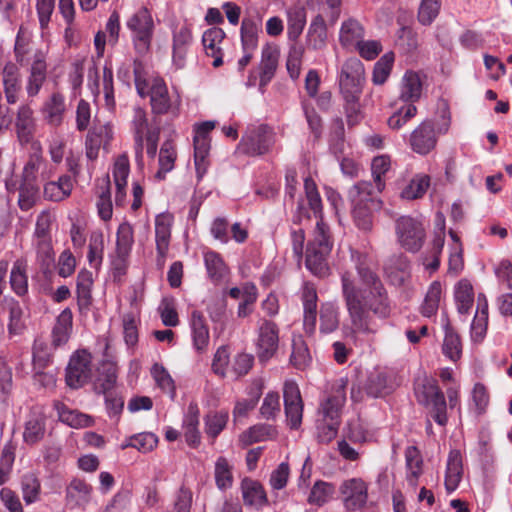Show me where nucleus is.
<instances>
[{
  "instance_id": "f8f14e48",
  "label": "nucleus",
  "mask_w": 512,
  "mask_h": 512,
  "mask_svg": "<svg viewBox=\"0 0 512 512\" xmlns=\"http://www.w3.org/2000/svg\"><path fill=\"white\" fill-rule=\"evenodd\" d=\"M113 137L112 126L110 124H95L87 133L85 140L86 156L89 160H95L98 157L100 147L106 149Z\"/></svg>"
},
{
  "instance_id": "393cba45",
  "label": "nucleus",
  "mask_w": 512,
  "mask_h": 512,
  "mask_svg": "<svg viewBox=\"0 0 512 512\" xmlns=\"http://www.w3.org/2000/svg\"><path fill=\"white\" fill-rule=\"evenodd\" d=\"M65 110V99L59 92H54L42 109L45 120L52 126H59L62 123Z\"/></svg>"
},
{
  "instance_id": "5fc2aeb1",
  "label": "nucleus",
  "mask_w": 512,
  "mask_h": 512,
  "mask_svg": "<svg viewBox=\"0 0 512 512\" xmlns=\"http://www.w3.org/2000/svg\"><path fill=\"white\" fill-rule=\"evenodd\" d=\"M194 162L199 177L206 171V157L210 150V142L208 137L194 136Z\"/></svg>"
},
{
  "instance_id": "a211bd4d",
  "label": "nucleus",
  "mask_w": 512,
  "mask_h": 512,
  "mask_svg": "<svg viewBox=\"0 0 512 512\" xmlns=\"http://www.w3.org/2000/svg\"><path fill=\"white\" fill-rule=\"evenodd\" d=\"M190 327L192 332L193 346L198 352H203L209 344V328L202 312L194 310L191 313Z\"/></svg>"
},
{
  "instance_id": "de8ad7c7",
  "label": "nucleus",
  "mask_w": 512,
  "mask_h": 512,
  "mask_svg": "<svg viewBox=\"0 0 512 512\" xmlns=\"http://www.w3.org/2000/svg\"><path fill=\"white\" fill-rule=\"evenodd\" d=\"M225 34H202V44L207 56L214 58L212 65L219 67L222 63V49L219 46Z\"/></svg>"
},
{
  "instance_id": "423d86ee",
  "label": "nucleus",
  "mask_w": 512,
  "mask_h": 512,
  "mask_svg": "<svg viewBox=\"0 0 512 512\" xmlns=\"http://www.w3.org/2000/svg\"><path fill=\"white\" fill-rule=\"evenodd\" d=\"M396 234L400 245L409 252H418L423 246L425 230L420 222L410 216L397 219Z\"/></svg>"
},
{
  "instance_id": "774afa93",
  "label": "nucleus",
  "mask_w": 512,
  "mask_h": 512,
  "mask_svg": "<svg viewBox=\"0 0 512 512\" xmlns=\"http://www.w3.org/2000/svg\"><path fill=\"white\" fill-rule=\"evenodd\" d=\"M176 153L170 141H165L160 149L159 165L160 169L157 172L158 178H164V175L171 171L174 167Z\"/></svg>"
},
{
  "instance_id": "cd10ccee",
  "label": "nucleus",
  "mask_w": 512,
  "mask_h": 512,
  "mask_svg": "<svg viewBox=\"0 0 512 512\" xmlns=\"http://www.w3.org/2000/svg\"><path fill=\"white\" fill-rule=\"evenodd\" d=\"M422 93V82L418 73L407 71L402 79L399 98L404 102H416Z\"/></svg>"
},
{
  "instance_id": "69168bd1",
  "label": "nucleus",
  "mask_w": 512,
  "mask_h": 512,
  "mask_svg": "<svg viewBox=\"0 0 512 512\" xmlns=\"http://www.w3.org/2000/svg\"><path fill=\"white\" fill-rule=\"evenodd\" d=\"M127 26L134 32H151L153 19L146 8H141L128 20Z\"/></svg>"
},
{
  "instance_id": "603ef678",
  "label": "nucleus",
  "mask_w": 512,
  "mask_h": 512,
  "mask_svg": "<svg viewBox=\"0 0 512 512\" xmlns=\"http://www.w3.org/2000/svg\"><path fill=\"white\" fill-rule=\"evenodd\" d=\"M395 56L393 52L385 53L375 64L372 81L375 85L384 84L393 68Z\"/></svg>"
},
{
  "instance_id": "09e8293b",
  "label": "nucleus",
  "mask_w": 512,
  "mask_h": 512,
  "mask_svg": "<svg viewBox=\"0 0 512 512\" xmlns=\"http://www.w3.org/2000/svg\"><path fill=\"white\" fill-rule=\"evenodd\" d=\"M311 360L308 347L301 336L294 337L292 340V353L290 356L291 364L299 369H305Z\"/></svg>"
},
{
  "instance_id": "79ce46f5",
  "label": "nucleus",
  "mask_w": 512,
  "mask_h": 512,
  "mask_svg": "<svg viewBox=\"0 0 512 512\" xmlns=\"http://www.w3.org/2000/svg\"><path fill=\"white\" fill-rule=\"evenodd\" d=\"M233 467L225 457H218L215 462L214 477L218 489L227 490L233 485Z\"/></svg>"
},
{
  "instance_id": "20e7f679",
  "label": "nucleus",
  "mask_w": 512,
  "mask_h": 512,
  "mask_svg": "<svg viewBox=\"0 0 512 512\" xmlns=\"http://www.w3.org/2000/svg\"><path fill=\"white\" fill-rule=\"evenodd\" d=\"M364 65L356 57L348 58L342 65L339 75V87L343 97L361 95L362 82L364 81Z\"/></svg>"
},
{
  "instance_id": "13d9d810",
  "label": "nucleus",
  "mask_w": 512,
  "mask_h": 512,
  "mask_svg": "<svg viewBox=\"0 0 512 512\" xmlns=\"http://www.w3.org/2000/svg\"><path fill=\"white\" fill-rule=\"evenodd\" d=\"M10 285L12 290L20 297L28 292V278L25 272V266L22 262L16 261L10 274Z\"/></svg>"
},
{
  "instance_id": "5701e85b",
  "label": "nucleus",
  "mask_w": 512,
  "mask_h": 512,
  "mask_svg": "<svg viewBox=\"0 0 512 512\" xmlns=\"http://www.w3.org/2000/svg\"><path fill=\"white\" fill-rule=\"evenodd\" d=\"M149 95L153 113L162 115L169 111L171 107V101L167 86L163 80H154L150 88Z\"/></svg>"
},
{
  "instance_id": "0eeeda50",
  "label": "nucleus",
  "mask_w": 512,
  "mask_h": 512,
  "mask_svg": "<svg viewBox=\"0 0 512 512\" xmlns=\"http://www.w3.org/2000/svg\"><path fill=\"white\" fill-rule=\"evenodd\" d=\"M91 377V355L85 351L77 352L69 361L66 368V384L72 389H78L88 382Z\"/></svg>"
},
{
  "instance_id": "2f4dec72",
  "label": "nucleus",
  "mask_w": 512,
  "mask_h": 512,
  "mask_svg": "<svg viewBox=\"0 0 512 512\" xmlns=\"http://www.w3.org/2000/svg\"><path fill=\"white\" fill-rule=\"evenodd\" d=\"M72 188L71 176L63 175L58 181H50L44 185V196L51 201H61L71 194Z\"/></svg>"
},
{
  "instance_id": "58836bf2",
  "label": "nucleus",
  "mask_w": 512,
  "mask_h": 512,
  "mask_svg": "<svg viewBox=\"0 0 512 512\" xmlns=\"http://www.w3.org/2000/svg\"><path fill=\"white\" fill-rule=\"evenodd\" d=\"M134 243L133 228L128 222H123L117 229L116 253L119 259L124 260L130 254Z\"/></svg>"
},
{
  "instance_id": "bb28decb",
  "label": "nucleus",
  "mask_w": 512,
  "mask_h": 512,
  "mask_svg": "<svg viewBox=\"0 0 512 512\" xmlns=\"http://www.w3.org/2000/svg\"><path fill=\"white\" fill-rule=\"evenodd\" d=\"M92 487L82 479H73L66 488V500L74 506H84L91 498Z\"/></svg>"
},
{
  "instance_id": "c85d7f7f",
  "label": "nucleus",
  "mask_w": 512,
  "mask_h": 512,
  "mask_svg": "<svg viewBox=\"0 0 512 512\" xmlns=\"http://www.w3.org/2000/svg\"><path fill=\"white\" fill-rule=\"evenodd\" d=\"M33 111L28 105H22L17 113L16 131L20 142L28 143L33 137Z\"/></svg>"
},
{
  "instance_id": "1a4fd4ad",
  "label": "nucleus",
  "mask_w": 512,
  "mask_h": 512,
  "mask_svg": "<svg viewBox=\"0 0 512 512\" xmlns=\"http://www.w3.org/2000/svg\"><path fill=\"white\" fill-rule=\"evenodd\" d=\"M438 138L431 120L420 123L410 134L411 149L419 155H427L436 147Z\"/></svg>"
},
{
  "instance_id": "6e6d98bb",
  "label": "nucleus",
  "mask_w": 512,
  "mask_h": 512,
  "mask_svg": "<svg viewBox=\"0 0 512 512\" xmlns=\"http://www.w3.org/2000/svg\"><path fill=\"white\" fill-rule=\"evenodd\" d=\"M430 185V178L427 175H416L409 184L402 190L401 197L407 200L421 198Z\"/></svg>"
},
{
  "instance_id": "e2e57ef3",
  "label": "nucleus",
  "mask_w": 512,
  "mask_h": 512,
  "mask_svg": "<svg viewBox=\"0 0 512 512\" xmlns=\"http://www.w3.org/2000/svg\"><path fill=\"white\" fill-rule=\"evenodd\" d=\"M40 488V482L34 474L29 473L22 477L21 489L26 504H31L38 500Z\"/></svg>"
},
{
  "instance_id": "c9c22d12",
  "label": "nucleus",
  "mask_w": 512,
  "mask_h": 512,
  "mask_svg": "<svg viewBox=\"0 0 512 512\" xmlns=\"http://www.w3.org/2000/svg\"><path fill=\"white\" fill-rule=\"evenodd\" d=\"M39 199V186L35 180L21 179L18 205L22 211L30 210Z\"/></svg>"
},
{
  "instance_id": "dca6fc26",
  "label": "nucleus",
  "mask_w": 512,
  "mask_h": 512,
  "mask_svg": "<svg viewBox=\"0 0 512 512\" xmlns=\"http://www.w3.org/2000/svg\"><path fill=\"white\" fill-rule=\"evenodd\" d=\"M425 398L428 405L431 406L430 415L433 420L444 426L447 423V404L444 393L436 385H430L425 392Z\"/></svg>"
},
{
  "instance_id": "e433bc0d",
  "label": "nucleus",
  "mask_w": 512,
  "mask_h": 512,
  "mask_svg": "<svg viewBox=\"0 0 512 512\" xmlns=\"http://www.w3.org/2000/svg\"><path fill=\"white\" fill-rule=\"evenodd\" d=\"M406 467L408 470L407 481L412 487L418 484V478L422 473L423 460L419 450L415 446H409L405 450Z\"/></svg>"
},
{
  "instance_id": "b1692460",
  "label": "nucleus",
  "mask_w": 512,
  "mask_h": 512,
  "mask_svg": "<svg viewBox=\"0 0 512 512\" xmlns=\"http://www.w3.org/2000/svg\"><path fill=\"white\" fill-rule=\"evenodd\" d=\"M117 368L110 361H103L97 369V376L93 384L96 393H107L111 391L116 383Z\"/></svg>"
},
{
  "instance_id": "4468645a",
  "label": "nucleus",
  "mask_w": 512,
  "mask_h": 512,
  "mask_svg": "<svg viewBox=\"0 0 512 512\" xmlns=\"http://www.w3.org/2000/svg\"><path fill=\"white\" fill-rule=\"evenodd\" d=\"M130 172L129 159L127 155L122 154L117 157L113 166V178L116 186L115 204L123 206L126 198L127 178Z\"/></svg>"
},
{
  "instance_id": "72a5a7b5",
  "label": "nucleus",
  "mask_w": 512,
  "mask_h": 512,
  "mask_svg": "<svg viewBox=\"0 0 512 512\" xmlns=\"http://www.w3.org/2000/svg\"><path fill=\"white\" fill-rule=\"evenodd\" d=\"M366 393L374 398L382 397L392 391V385L385 372L374 371L369 374L366 384Z\"/></svg>"
},
{
  "instance_id": "aec40b11",
  "label": "nucleus",
  "mask_w": 512,
  "mask_h": 512,
  "mask_svg": "<svg viewBox=\"0 0 512 512\" xmlns=\"http://www.w3.org/2000/svg\"><path fill=\"white\" fill-rule=\"evenodd\" d=\"M243 502L246 506L261 508L267 504V496L263 486L250 478H244L241 482Z\"/></svg>"
},
{
  "instance_id": "c756f323",
  "label": "nucleus",
  "mask_w": 512,
  "mask_h": 512,
  "mask_svg": "<svg viewBox=\"0 0 512 512\" xmlns=\"http://www.w3.org/2000/svg\"><path fill=\"white\" fill-rule=\"evenodd\" d=\"M45 434V417L38 412H31L25 423L23 439L27 444L39 442Z\"/></svg>"
},
{
  "instance_id": "c03bdc74",
  "label": "nucleus",
  "mask_w": 512,
  "mask_h": 512,
  "mask_svg": "<svg viewBox=\"0 0 512 512\" xmlns=\"http://www.w3.org/2000/svg\"><path fill=\"white\" fill-rule=\"evenodd\" d=\"M442 350L444 355L454 362L461 356L462 346L460 337L450 326L449 322L445 325V337Z\"/></svg>"
},
{
  "instance_id": "4be33fe9",
  "label": "nucleus",
  "mask_w": 512,
  "mask_h": 512,
  "mask_svg": "<svg viewBox=\"0 0 512 512\" xmlns=\"http://www.w3.org/2000/svg\"><path fill=\"white\" fill-rule=\"evenodd\" d=\"M346 396L343 387H339L337 391L329 396L321 403L319 413L322 415V421L340 422L341 409L345 403Z\"/></svg>"
},
{
  "instance_id": "f704fd0d",
  "label": "nucleus",
  "mask_w": 512,
  "mask_h": 512,
  "mask_svg": "<svg viewBox=\"0 0 512 512\" xmlns=\"http://www.w3.org/2000/svg\"><path fill=\"white\" fill-rule=\"evenodd\" d=\"M93 284L92 274L87 270H81L77 276V303L80 310L89 309L92 303L91 287Z\"/></svg>"
},
{
  "instance_id": "8fccbe9b",
  "label": "nucleus",
  "mask_w": 512,
  "mask_h": 512,
  "mask_svg": "<svg viewBox=\"0 0 512 512\" xmlns=\"http://www.w3.org/2000/svg\"><path fill=\"white\" fill-rule=\"evenodd\" d=\"M192 44L191 34H173V63L177 68L184 67L186 55Z\"/></svg>"
},
{
  "instance_id": "4d7b16f0",
  "label": "nucleus",
  "mask_w": 512,
  "mask_h": 512,
  "mask_svg": "<svg viewBox=\"0 0 512 512\" xmlns=\"http://www.w3.org/2000/svg\"><path fill=\"white\" fill-rule=\"evenodd\" d=\"M335 493V487L333 484L317 481L313 485L311 492L308 496V502L313 505L321 506L328 502Z\"/></svg>"
},
{
  "instance_id": "a18cd8bd",
  "label": "nucleus",
  "mask_w": 512,
  "mask_h": 512,
  "mask_svg": "<svg viewBox=\"0 0 512 512\" xmlns=\"http://www.w3.org/2000/svg\"><path fill=\"white\" fill-rule=\"evenodd\" d=\"M88 248V262L92 267L98 268L104 254V235L101 230H95L90 234Z\"/></svg>"
},
{
  "instance_id": "f3484780",
  "label": "nucleus",
  "mask_w": 512,
  "mask_h": 512,
  "mask_svg": "<svg viewBox=\"0 0 512 512\" xmlns=\"http://www.w3.org/2000/svg\"><path fill=\"white\" fill-rule=\"evenodd\" d=\"M352 204H362L370 208H380L381 201L377 198L371 182L359 181L353 185L348 192Z\"/></svg>"
},
{
  "instance_id": "ea45409f",
  "label": "nucleus",
  "mask_w": 512,
  "mask_h": 512,
  "mask_svg": "<svg viewBox=\"0 0 512 512\" xmlns=\"http://www.w3.org/2000/svg\"><path fill=\"white\" fill-rule=\"evenodd\" d=\"M99 188L101 191L97 201L98 214L102 220L107 221L111 219L113 212L111 201V182L108 174L102 179V185L99 186Z\"/></svg>"
},
{
  "instance_id": "ddd939ff",
  "label": "nucleus",
  "mask_w": 512,
  "mask_h": 512,
  "mask_svg": "<svg viewBox=\"0 0 512 512\" xmlns=\"http://www.w3.org/2000/svg\"><path fill=\"white\" fill-rule=\"evenodd\" d=\"M280 52L277 47L266 45L262 50L259 64V88L263 92L264 87L272 80L278 67Z\"/></svg>"
},
{
  "instance_id": "49530a36",
  "label": "nucleus",
  "mask_w": 512,
  "mask_h": 512,
  "mask_svg": "<svg viewBox=\"0 0 512 512\" xmlns=\"http://www.w3.org/2000/svg\"><path fill=\"white\" fill-rule=\"evenodd\" d=\"M442 293V285L439 281H433L426 293L423 304L421 305V314L424 317H431L436 314Z\"/></svg>"
},
{
  "instance_id": "39448f33",
  "label": "nucleus",
  "mask_w": 512,
  "mask_h": 512,
  "mask_svg": "<svg viewBox=\"0 0 512 512\" xmlns=\"http://www.w3.org/2000/svg\"><path fill=\"white\" fill-rule=\"evenodd\" d=\"M279 327L271 320L264 319L257 330L256 354L261 363L273 358L279 348Z\"/></svg>"
},
{
  "instance_id": "2eb2a0df",
  "label": "nucleus",
  "mask_w": 512,
  "mask_h": 512,
  "mask_svg": "<svg viewBox=\"0 0 512 512\" xmlns=\"http://www.w3.org/2000/svg\"><path fill=\"white\" fill-rule=\"evenodd\" d=\"M171 238V224L165 215H158L155 219V240L157 250V265L162 267L165 263Z\"/></svg>"
},
{
  "instance_id": "473e14b6",
  "label": "nucleus",
  "mask_w": 512,
  "mask_h": 512,
  "mask_svg": "<svg viewBox=\"0 0 512 512\" xmlns=\"http://www.w3.org/2000/svg\"><path fill=\"white\" fill-rule=\"evenodd\" d=\"M54 408L58 413L60 421L66 423L71 427H88L92 423V419L90 416L82 414L78 411L71 410L69 407H67L64 403L60 401H56L54 403Z\"/></svg>"
},
{
  "instance_id": "7c9ffc66",
  "label": "nucleus",
  "mask_w": 512,
  "mask_h": 512,
  "mask_svg": "<svg viewBox=\"0 0 512 512\" xmlns=\"http://www.w3.org/2000/svg\"><path fill=\"white\" fill-rule=\"evenodd\" d=\"M72 319V311L69 308L64 309L59 314L52 330L54 346H60L68 341L72 329Z\"/></svg>"
},
{
  "instance_id": "f03ea898",
  "label": "nucleus",
  "mask_w": 512,
  "mask_h": 512,
  "mask_svg": "<svg viewBox=\"0 0 512 512\" xmlns=\"http://www.w3.org/2000/svg\"><path fill=\"white\" fill-rule=\"evenodd\" d=\"M304 190L308 208L301 200L298 202L294 223H301L303 219H310L309 210L317 218L313 238L308 242L306 249V267L314 275L325 277L329 274L327 257L329 256L333 241L330 235L329 226L323 221L322 201L317 190L315 181L311 177L304 179Z\"/></svg>"
},
{
  "instance_id": "6ab92c4d",
  "label": "nucleus",
  "mask_w": 512,
  "mask_h": 512,
  "mask_svg": "<svg viewBox=\"0 0 512 512\" xmlns=\"http://www.w3.org/2000/svg\"><path fill=\"white\" fill-rule=\"evenodd\" d=\"M1 310L8 314V331L10 334H20L25 328L23 309L16 299L13 297H4L1 302Z\"/></svg>"
},
{
  "instance_id": "0e129e2a",
  "label": "nucleus",
  "mask_w": 512,
  "mask_h": 512,
  "mask_svg": "<svg viewBox=\"0 0 512 512\" xmlns=\"http://www.w3.org/2000/svg\"><path fill=\"white\" fill-rule=\"evenodd\" d=\"M441 0H421L417 18L422 25H430L438 16Z\"/></svg>"
},
{
  "instance_id": "9b49d317",
  "label": "nucleus",
  "mask_w": 512,
  "mask_h": 512,
  "mask_svg": "<svg viewBox=\"0 0 512 512\" xmlns=\"http://www.w3.org/2000/svg\"><path fill=\"white\" fill-rule=\"evenodd\" d=\"M301 300L303 304V327L308 335H313L317 324V301L316 287L309 282L304 283Z\"/></svg>"
},
{
  "instance_id": "37998d69",
  "label": "nucleus",
  "mask_w": 512,
  "mask_h": 512,
  "mask_svg": "<svg viewBox=\"0 0 512 512\" xmlns=\"http://www.w3.org/2000/svg\"><path fill=\"white\" fill-rule=\"evenodd\" d=\"M455 301L460 314H468L474 301L472 285L467 280H461L455 289Z\"/></svg>"
},
{
  "instance_id": "864d4df0",
  "label": "nucleus",
  "mask_w": 512,
  "mask_h": 512,
  "mask_svg": "<svg viewBox=\"0 0 512 512\" xmlns=\"http://www.w3.org/2000/svg\"><path fill=\"white\" fill-rule=\"evenodd\" d=\"M151 375L154 378L157 386L163 392L168 393L172 399H174L176 394V387L174 380L166 368L159 363H155L151 368Z\"/></svg>"
},
{
  "instance_id": "412c9836",
  "label": "nucleus",
  "mask_w": 512,
  "mask_h": 512,
  "mask_svg": "<svg viewBox=\"0 0 512 512\" xmlns=\"http://www.w3.org/2000/svg\"><path fill=\"white\" fill-rule=\"evenodd\" d=\"M319 330L322 334L335 332L340 325L339 306L335 302H323L319 310Z\"/></svg>"
},
{
  "instance_id": "9d476101",
  "label": "nucleus",
  "mask_w": 512,
  "mask_h": 512,
  "mask_svg": "<svg viewBox=\"0 0 512 512\" xmlns=\"http://www.w3.org/2000/svg\"><path fill=\"white\" fill-rule=\"evenodd\" d=\"M340 493L349 510L362 508L367 501V486L360 478L345 480L340 486Z\"/></svg>"
},
{
  "instance_id": "a878e982",
  "label": "nucleus",
  "mask_w": 512,
  "mask_h": 512,
  "mask_svg": "<svg viewBox=\"0 0 512 512\" xmlns=\"http://www.w3.org/2000/svg\"><path fill=\"white\" fill-rule=\"evenodd\" d=\"M463 473L462 455L459 450H451L447 460L445 487L453 492L459 485Z\"/></svg>"
},
{
  "instance_id": "6e6552de",
  "label": "nucleus",
  "mask_w": 512,
  "mask_h": 512,
  "mask_svg": "<svg viewBox=\"0 0 512 512\" xmlns=\"http://www.w3.org/2000/svg\"><path fill=\"white\" fill-rule=\"evenodd\" d=\"M284 409L288 426L296 430L301 426L303 416V401L298 385L286 381L283 388Z\"/></svg>"
},
{
  "instance_id": "052dcab7",
  "label": "nucleus",
  "mask_w": 512,
  "mask_h": 512,
  "mask_svg": "<svg viewBox=\"0 0 512 512\" xmlns=\"http://www.w3.org/2000/svg\"><path fill=\"white\" fill-rule=\"evenodd\" d=\"M37 261L43 273L50 271L54 263V252L50 239H41L37 241L36 246Z\"/></svg>"
},
{
  "instance_id": "7ed1b4c3",
  "label": "nucleus",
  "mask_w": 512,
  "mask_h": 512,
  "mask_svg": "<svg viewBox=\"0 0 512 512\" xmlns=\"http://www.w3.org/2000/svg\"><path fill=\"white\" fill-rule=\"evenodd\" d=\"M274 143L272 129L261 124L248 128L236 148V153L246 156H261L269 152Z\"/></svg>"
},
{
  "instance_id": "a19ab883",
  "label": "nucleus",
  "mask_w": 512,
  "mask_h": 512,
  "mask_svg": "<svg viewBox=\"0 0 512 512\" xmlns=\"http://www.w3.org/2000/svg\"><path fill=\"white\" fill-rule=\"evenodd\" d=\"M204 262L209 278L215 283L220 282L227 273V266L220 254L208 251L204 254Z\"/></svg>"
},
{
  "instance_id": "680f3d73",
  "label": "nucleus",
  "mask_w": 512,
  "mask_h": 512,
  "mask_svg": "<svg viewBox=\"0 0 512 512\" xmlns=\"http://www.w3.org/2000/svg\"><path fill=\"white\" fill-rule=\"evenodd\" d=\"M352 216L356 226L364 231H369L373 224V212L379 208H370L362 204H352Z\"/></svg>"
},
{
  "instance_id": "4c0bfd02",
  "label": "nucleus",
  "mask_w": 512,
  "mask_h": 512,
  "mask_svg": "<svg viewBox=\"0 0 512 512\" xmlns=\"http://www.w3.org/2000/svg\"><path fill=\"white\" fill-rule=\"evenodd\" d=\"M3 85L6 100L9 104L17 102V94L20 89L18 69L14 64H8L3 70Z\"/></svg>"
},
{
  "instance_id": "3c124183",
  "label": "nucleus",
  "mask_w": 512,
  "mask_h": 512,
  "mask_svg": "<svg viewBox=\"0 0 512 512\" xmlns=\"http://www.w3.org/2000/svg\"><path fill=\"white\" fill-rule=\"evenodd\" d=\"M157 444L158 437L155 434L150 432H143L131 436L128 442L121 445V449L133 447L142 453H147L152 451L157 446Z\"/></svg>"
},
{
  "instance_id": "f257e3e1",
  "label": "nucleus",
  "mask_w": 512,
  "mask_h": 512,
  "mask_svg": "<svg viewBox=\"0 0 512 512\" xmlns=\"http://www.w3.org/2000/svg\"><path fill=\"white\" fill-rule=\"evenodd\" d=\"M361 286H357L351 271H343L340 275L341 294L348 322L343 324L342 331L347 338H356L358 334H375L373 317L386 320L394 311L395 305L386 289L376 267L366 255L357 253L354 260Z\"/></svg>"
},
{
  "instance_id": "338daca9",
  "label": "nucleus",
  "mask_w": 512,
  "mask_h": 512,
  "mask_svg": "<svg viewBox=\"0 0 512 512\" xmlns=\"http://www.w3.org/2000/svg\"><path fill=\"white\" fill-rule=\"evenodd\" d=\"M228 412L220 411L208 414L205 418V431L208 436L215 439L226 427Z\"/></svg>"
},
{
  "instance_id": "bf43d9fd",
  "label": "nucleus",
  "mask_w": 512,
  "mask_h": 512,
  "mask_svg": "<svg viewBox=\"0 0 512 512\" xmlns=\"http://www.w3.org/2000/svg\"><path fill=\"white\" fill-rule=\"evenodd\" d=\"M391 161L387 155H380L373 158L371 163V172L376 185L377 192H381L385 187V181L382 179L390 169Z\"/></svg>"
}]
</instances>
